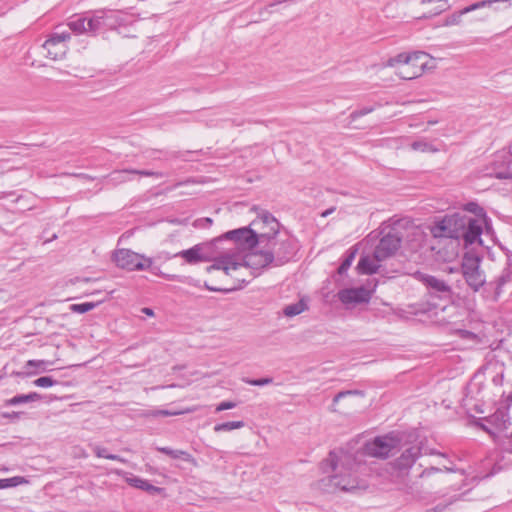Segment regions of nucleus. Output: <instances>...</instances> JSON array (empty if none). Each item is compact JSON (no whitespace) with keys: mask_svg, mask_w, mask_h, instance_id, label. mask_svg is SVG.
Listing matches in <instances>:
<instances>
[{"mask_svg":"<svg viewBox=\"0 0 512 512\" xmlns=\"http://www.w3.org/2000/svg\"><path fill=\"white\" fill-rule=\"evenodd\" d=\"M125 480L130 481V480H132V479H131V478H126Z\"/></svg>","mask_w":512,"mask_h":512,"instance_id":"nucleus-63","label":"nucleus"},{"mask_svg":"<svg viewBox=\"0 0 512 512\" xmlns=\"http://www.w3.org/2000/svg\"><path fill=\"white\" fill-rule=\"evenodd\" d=\"M92 450L95 453V455L97 457H99V458H106V459L118 460V461L122 460L120 458V456L115 455V454H110L105 447H101V446L95 445V446L92 447Z\"/></svg>","mask_w":512,"mask_h":512,"instance_id":"nucleus-31","label":"nucleus"},{"mask_svg":"<svg viewBox=\"0 0 512 512\" xmlns=\"http://www.w3.org/2000/svg\"><path fill=\"white\" fill-rule=\"evenodd\" d=\"M243 382L253 385V386H266L273 382V379L271 377L261 378V379H249V378H243Z\"/></svg>","mask_w":512,"mask_h":512,"instance_id":"nucleus-37","label":"nucleus"},{"mask_svg":"<svg viewBox=\"0 0 512 512\" xmlns=\"http://www.w3.org/2000/svg\"><path fill=\"white\" fill-rule=\"evenodd\" d=\"M445 507H446V506L437 505V506L435 507V512H441L442 510H444V508H445Z\"/></svg>","mask_w":512,"mask_h":512,"instance_id":"nucleus-57","label":"nucleus"},{"mask_svg":"<svg viewBox=\"0 0 512 512\" xmlns=\"http://www.w3.org/2000/svg\"><path fill=\"white\" fill-rule=\"evenodd\" d=\"M462 226L464 228L462 237L466 245H471L476 242H482V224L479 220L474 218H468L466 222H463Z\"/></svg>","mask_w":512,"mask_h":512,"instance_id":"nucleus-14","label":"nucleus"},{"mask_svg":"<svg viewBox=\"0 0 512 512\" xmlns=\"http://www.w3.org/2000/svg\"><path fill=\"white\" fill-rule=\"evenodd\" d=\"M157 450L167 456H169L172 459L181 460L183 462L187 463H193L194 459L191 456L190 453L183 451V450H174L169 447H158Z\"/></svg>","mask_w":512,"mask_h":512,"instance_id":"nucleus-21","label":"nucleus"},{"mask_svg":"<svg viewBox=\"0 0 512 512\" xmlns=\"http://www.w3.org/2000/svg\"><path fill=\"white\" fill-rule=\"evenodd\" d=\"M204 250V245L198 244L190 249L176 253L174 257H181L189 264H196L207 260V255L204 253Z\"/></svg>","mask_w":512,"mask_h":512,"instance_id":"nucleus-16","label":"nucleus"},{"mask_svg":"<svg viewBox=\"0 0 512 512\" xmlns=\"http://www.w3.org/2000/svg\"><path fill=\"white\" fill-rule=\"evenodd\" d=\"M213 220L209 217L199 218L193 222L195 228H208L212 225Z\"/></svg>","mask_w":512,"mask_h":512,"instance_id":"nucleus-39","label":"nucleus"},{"mask_svg":"<svg viewBox=\"0 0 512 512\" xmlns=\"http://www.w3.org/2000/svg\"><path fill=\"white\" fill-rule=\"evenodd\" d=\"M511 1L512 0H481V1L475 2L467 7H464L463 9L449 15L445 19L444 25H446V26L459 25L462 22L463 15L470 13L472 11H475V10L481 9V8L492 7V5L495 3H509L508 7H510Z\"/></svg>","mask_w":512,"mask_h":512,"instance_id":"nucleus-11","label":"nucleus"},{"mask_svg":"<svg viewBox=\"0 0 512 512\" xmlns=\"http://www.w3.org/2000/svg\"><path fill=\"white\" fill-rule=\"evenodd\" d=\"M402 234L396 228H391L379 241L375 247V258L385 260L393 256L400 248Z\"/></svg>","mask_w":512,"mask_h":512,"instance_id":"nucleus-9","label":"nucleus"},{"mask_svg":"<svg viewBox=\"0 0 512 512\" xmlns=\"http://www.w3.org/2000/svg\"><path fill=\"white\" fill-rule=\"evenodd\" d=\"M439 469L437 468H431L429 470H425L422 472L421 476H430L432 472H438Z\"/></svg>","mask_w":512,"mask_h":512,"instance_id":"nucleus-53","label":"nucleus"},{"mask_svg":"<svg viewBox=\"0 0 512 512\" xmlns=\"http://www.w3.org/2000/svg\"><path fill=\"white\" fill-rule=\"evenodd\" d=\"M456 271H457V269H455V268H449V272H450V273H454V272H456Z\"/></svg>","mask_w":512,"mask_h":512,"instance_id":"nucleus-61","label":"nucleus"},{"mask_svg":"<svg viewBox=\"0 0 512 512\" xmlns=\"http://www.w3.org/2000/svg\"><path fill=\"white\" fill-rule=\"evenodd\" d=\"M116 265L128 271H144L151 268L153 260L129 249H120L113 257Z\"/></svg>","mask_w":512,"mask_h":512,"instance_id":"nucleus-5","label":"nucleus"},{"mask_svg":"<svg viewBox=\"0 0 512 512\" xmlns=\"http://www.w3.org/2000/svg\"><path fill=\"white\" fill-rule=\"evenodd\" d=\"M411 56V53H400L396 55L395 57L390 58L386 66L388 67H396V72L398 71V67H400L403 64H406L407 61H409Z\"/></svg>","mask_w":512,"mask_h":512,"instance_id":"nucleus-30","label":"nucleus"},{"mask_svg":"<svg viewBox=\"0 0 512 512\" xmlns=\"http://www.w3.org/2000/svg\"><path fill=\"white\" fill-rule=\"evenodd\" d=\"M481 258L472 252L465 253L461 263L462 275L467 285L477 292L485 284L486 279L480 269Z\"/></svg>","mask_w":512,"mask_h":512,"instance_id":"nucleus-3","label":"nucleus"},{"mask_svg":"<svg viewBox=\"0 0 512 512\" xmlns=\"http://www.w3.org/2000/svg\"><path fill=\"white\" fill-rule=\"evenodd\" d=\"M401 448V437L397 432H390L376 436L366 441L362 447V454L377 459H387Z\"/></svg>","mask_w":512,"mask_h":512,"instance_id":"nucleus-2","label":"nucleus"},{"mask_svg":"<svg viewBox=\"0 0 512 512\" xmlns=\"http://www.w3.org/2000/svg\"><path fill=\"white\" fill-rule=\"evenodd\" d=\"M325 486L333 488V492H348L355 495H360L365 492L369 486L367 482H347L344 485H340L341 482H324Z\"/></svg>","mask_w":512,"mask_h":512,"instance_id":"nucleus-17","label":"nucleus"},{"mask_svg":"<svg viewBox=\"0 0 512 512\" xmlns=\"http://www.w3.org/2000/svg\"><path fill=\"white\" fill-rule=\"evenodd\" d=\"M235 407H236V403L235 402L223 401V402H221L220 404L217 405L216 411L220 412V411H224V410L233 409Z\"/></svg>","mask_w":512,"mask_h":512,"instance_id":"nucleus-42","label":"nucleus"},{"mask_svg":"<svg viewBox=\"0 0 512 512\" xmlns=\"http://www.w3.org/2000/svg\"><path fill=\"white\" fill-rule=\"evenodd\" d=\"M44 489H45L46 493H49L50 490L52 489V484L49 483V484L45 485Z\"/></svg>","mask_w":512,"mask_h":512,"instance_id":"nucleus-56","label":"nucleus"},{"mask_svg":"<svg viewBox=\"0 0 512 512\" xmlns=\"http://www.w3.org/2000/svg\"><path fill=\"white\" fill-rule=\"evenodd\" d=\"M223 237L233 241L235 248L241 251L251 250L260 243V234L256 235L251 227H242L228 231Z\"/></svg>","mask_w":512,"mask_h":512,"instance_id":"nucleus-8","label":"nucleus"},{"mask_svg":"<svg viewBox=\"0 0 512 512\" xmlns=\"http://www.w3.org/2000/svg\"><path fill=\"white\" fill-rule=\"evenodd\" d=\"M97 12L98 15L101 16V19H103L105 29H115L123 21V19L120 17L119 11L99 9Z\"/></svg>","mask_w":512,"mask_h":512,"instance_id":"nucleus-19","label":"nucleus"},{"mask_svg":"<svg viewBox=\"0 0 512 512\" xmlns=\"http://www.w3.org/2000/svg\"><path fill=\"white\" fill-rule=\"evenodd\" d=\"M90 280H91L90 278L81 279V281H83V282H89ZM76 281H80V279L77 278Z\"/></svg>","mask_w":512,"mask_h":512,"instance_id":"nucleus-60","label":"nucleus"},{"mask_svg":"<svg viewBox=\"0 0 512 512\" xmlns=\"http://www.w3.org/2000/svg\"><path fill=\"white\" fill-rule=\"evenodd\" d=\"M338 298L345 305H355L369 302L371 293L364 287L346 288L338 292Z\"/></svg>","mask_w":512,"mask_h":512,"instance_id":"nucleus-13","label":"nucleus"},{"mask_svg":"<svg viewBox=\"0 0 512 512\" xmlns=\"http://www.w3.org/2000/svg\"><path fill=\"white\" fill-rule=\"evenodd\" d=\"M70 39L69 32H54L45 41V47L57 46V50L53 52L55 56H65L67 52V40Z\"/></svg>","mask_w":512,"mask_h":512,"instance_id":"nucleus-15","label":"nucleus"},{"mask_svg":"<svg viewBox=\"0 0 512 512\" xmlns=\"http://www.w3.org/2000/svg\"><path fill=\"white\" fill-rule=\"evenodd\" d=\"M244 426H245V423L243 421H230V422L216 424L214 426V431L215 432L232 431L235 429L243 428Z\"/></svg>","mask_w":512,"mask_h":512,"instance_id":"nucleus-29","label":"nucleus"},{"mask_svg":"<svg viewBox=\"0 0 512 512\" xmlns=\"http://www.w3.org/2000/svg\"><path fill=\"white\" fill-rule=\"evenodd\" d=\"M45 364H46V361H44V360H29L26 363V368L37 367L41 371H45V369H46Z\"/></svg>","mask_w":512,"mask_h":512,"instance_id":"nucleus-41","label":"nucleus"},{"mask_svg":"<svg viewBox=\"0 0 512 512\" xmlns=\"http://www.w3.org/2000/svg\"><path fill=\"white\" fill-rule=\"evenodd\" d=\"M411 148L415 151H421V152H435L437 151L432 147L431 144L425 142V141H414L411 144Z\"/></svg>","mask_w":512,"mask_h":512,"instance_id":"nucleus-35","label":"nucleus"},{"mask_svg":"<svg viewBox=\"0 0 512 512\" xmlns=\"http://www.w3.org/2000/svg\"><path fill=\"white\" fill-rule=\"evenodd\" d=\"M76 176H78V177H87V175H85V174H77Z\"/></svg>","mask_w":512,"mask_h":512,"instance_id":"nucleus-62","label":"nucleus"},{"mask_svg":"<svg viewBox=\"0 0 512 512\" xmlns=\"http://www.w3.org/2000/svg\"><path fill=\"white\" fill-rule=\"evenodd\" d=\"M107 298L101 299L97 302H85L80 304H72L70 306V310L74 313L83 314L88 311L93 310L95 307H97L100 303L104 302Z\"/></svg>","mask_w":512,"mask_h":512,"instance_id":"nucleus-26","label":"nucleus"},{"mask_svg":"<svg viewBox=\"0 0 512 512\" xmlns=\"http://www.w3.org/2000/svg\"><path fill=\"white\" fill-rule=\"evenodd\" d=\"M355 256H356V250H351L347 254V256L345 257V259L343 260V262L341 263V265L338 268V273L340 275H343V274H345L347 272V270L352 265V263H353V261L355 259Z\"/></svg>","mask_w":512,"mask_h":512,"instance_id":"nucleus-32","label":"nucleus"},{"mask_svg":"<svg viewBox=\"0 0 512 512\" xmlns=\"http://www.w3.org/2000/svg\"><path fill=\"white\" fill-rule=\"evenodd\" d=\"M134 488L141 489L146 491L150 495L163 494L164 489L160 487H156L149 482H128Z\"/></svg>","mask_w":512,"mask_h":512,"instance_id":"nucleus-27","label":"nucleus"},{"mask_svg":"<svg viewBox=\"0 0 512 512\" xmlns=\"http://www.w3.org/2000/svg\"><path fill=\"white\" fill-rule=\"evenodd\" d=\"M510 267H511V259L508 257L507 258V267L504 269V271L502 272L501 276L498 279V286H502L510 280V277L512 275V271H511Z\"/></svg>","mask_w":512,"mask_h":512,"instance_id":"nucleus-36","label":"nucleus"},{"mask_svg":"<svg viewBox=\"0 0 512 512\" xmlns=\"http://www.w3.org/2000/svg\"><path fill=\"white\" fill-rule=\"evenodd\" d=\"M176 413H171L167 410H159L155 413V415H162V416H170V415H175Z\"/></svg>","mask_w":512,"mask_h":512,"instance_id":"nucleus-52","label":"nucleus"},{"mask_svg":"<svg viewBox=\"0 0 512 512\" xmlns=\"http://www.w3.org/2000/svg\"><path fill=\"white\" fill-rule=\"evenodd\" d=\"M429 62V55L425 52L411 53L409 61L398 67L396 74L404 80H412L422 75Z\"/></svg>","mask_w":512,"mask_h":512,"instance_id":"nucleus-7","label":"nucleus"},{"mask_svg":"<svg viewBox=\"0 0 512 512\" xmlns=\"http://www.w3.org/2000/svg\"><path fill=\"white\" fill-rule=\"evenodd\" d=\"M131 173H133V175L156 177V178H162L164 176V174L162 172H155V171H150V170L131 169Z\"/></svg>","mask_w":512,"mask_h":512,"instance_id":"nucleus-38","label":"nucleus"},{"mask_svg":"<svg viewBox=\"0 0 512 512\" xmlns=\"http://www.w3.org/2000/svg\"><path fill=\"white\" fill-rule=\"evenodd\" d=\"M23 415V412H16V411H12V412H3L1 414L2 418H5V419H9L11 421H15V420H18L20 419V417Z\"/></svg>","mask_w":512,"mask_h":512,"instance_id":"nucleus-43","label":"nucleus"},{"mask_svg":"<svg viewBox=\"0 0 512 512\" xmlns=\"http://www.w3.org/2000/svg\"><path fill=\"white\" fill-rule=\"evenodd\" d=\"M307 308L306 304L300 300L296 303L289 304L284 307L283 314L287 317H294L296 315L301 314Z\"/></svg>","mask_w":512,"mask_h":512,"instance_id":"nucleus-25","label":"nucleus"},{"mask_svg":"<svg viewBox=\"0 0 512 512\" xmlns=\"http://www.w3.org/2000/svg\"><path fill=\"white\" fill-rule=\"evenodd\" d=\"M262 225H263V224H259V226H257V227H256V226H253V225L251 224L250 226H251L252 230H254V231H255V234H256V235H259V234H260L259 227H260V229H263L262 231H269V226H268V225H266L264 228H263V226H262Z\"/></svg>","mask_w":512,"mask_h":512,"instance_id":"nucleus-49","label":"nucleus"},{"mask_svg":"<svg viewBox=\"0 0 512 512\" xmlns=\"http://www.w3.org/2000/svg\"><path fill=\"white\" fill-rule=\"evenodd\" d=\"M486 175L497 179H512V152L498 155Z\"/></svg>","mask_w":512,"mask_h":512,"instance_id":"nucleus-10","label":"nucleus"},{"mask_svg":"<svg viewBox=\"0 0 512 512\" xmlns=\"http://www.w3.org/2000/svg\"><path fill=\"white\" fill-rule=\"evenodd\" d=\"M87 20L88 16H76L69 20L67 25L76 34L88 33Z\"/></svg>","mask_w":512,"mask_h":512,"instance_id":"nucleus-22","label":"nucleus"},{"mask_svg":"<svg viewBox=\"0 0 512 512\" xmlns=\"http://www.w3.org/2000/svg\"><path fill=\"white\" fill-rule=\"evenodd\" d=\"M414 277L426 287L430 298H436L446 303L452 300V288L444 280L422 272H416Z\"/></svg>","mask_w":512,"mask_h":512,"instance_id":"nucleus-4","label":"nucleus"},{"mask_svg":"<svg viewBox=\"0 0 512 512\" xmlns=\"http://www.w3.org/2000/svg\"><path fill=\"white\" fill-rule=\"evenodd\" d=\"M420 455L421 447L419 445L406 448L393 463L394 469L399 472L398 476L407 475L408 470L413 466Z\"/></svg>","mask_w":512,"mask_h":512,"instance_id":"nucleus-12","label":"nucleus"},{"mask_svg":"<svg viewBox=\"0 0 512 512\" xmlns=\"http://www.w3.org/2000/svg\"><path fill=\"white\" fill-rule=\"evenodd\" d=\"M332 212V209H329V210H326L325 212L322 213V216H327L328 214H330Z\"/></svg>","mask_w":512,"mask_h":512,"instance_id":"nucleus-59","label":"nucleus"},{"mask_svg":"<svg viewBox=\"0 0 512 512\" xmlns=\"http://www.w3.org/2000/svg\"><path fill=\"white\" fill-rule=\"evenodd\" d=\"M42 49L45 51V55L52 59V60H58L62 59L64 56H55L53 52L58 51L57 46L52 47H45V43L42 45Z\"/></svg>","mask_w":512,"mask_h":512,"instance_id":"nucleus-40","label":"nucleus"},{"mask_svg":"<svg viewBox=\"0 0 512 512\" xmlns=\"http://www.w3.org/2000/svg\"><path fill=\"white\" fill-rule=\"evenodd\" d=\"M148 270H150L154 275L161 276L167 280L184 282L185 277L175 274H165L161 272L159 267H154L153 263L151 264V268H148Z\"/></svg>","mask_w":512,"mask_h":512,"instance_id":"nucleus-33","label":"nucleus"},{"mask_svg":"<svg viewBox=\"0 0 512 512\" xmlns=\"http://www.w3.org/2000/svg\"><path fill=\"white\" fill-rule=\"evenodd\" d=\"M7 480L16 481V480H25V478L24 477H20V476H14V477L8 478Z\"/></svg>","mask_w":512,"mask_h":512,"instance_id":"nucleus-54","label":"nucleus"},{"mask_svg":"<svg viewBox=\"0 0 512 512\" xmlns=\"http://www.w3.org/2000/svg\"><path fill=\"white\" fill-rule=\"evenodd\" d=\"M84 490H87L89 491L92 495H95V487L93 485V483L91 482L89 485L87 486H84V485H79L75 488V491L76 492H79V491H84Z\"/></svg>","mask_w":512,"mask_h":512,"instance_id":"nucleus-46","label":"nucleus"},{"mask_svg":"<svg viewBox=\"0 0 512 512\" xmlns=\"http://www.w3.org/2000/svg\"><path fill=\"white\" fill-rule=\"evenodd\" d=\"M459 333L463 339L473 340L477 338L476 334L468 330H460Z\"/></svg>","mask_w":512,"mask_h":512,"instance_id":"nucleus-47","label":"nucleus"},{"mask_svg":"<svg viewBox=\"0 0 512 512\" xmlns=\"http://www.w3.org/2000/svg\"><path fill=\"white\" fill-rule=\"evenodd\" d=\"M352 394H361V392L358 391V390L341 391V392H339L338 394L335 395V397L333 399V402L337 403L341 398H343V397H345L347 395H352Z\"/></svg>","mask_w":512,"mask_h":512,"instance_id":"nucleus-45","label":"nucleus"},{"mask_svg":"<svg viewBox=\"0 0 512 512\" xmlns=\"http://www.w3.org/2000/svg\"><path fill=\"white\" fill-rule=\"evenodd\" d=\"M23 482H0V489L15 487L18 484H22Z\"/></svg>","mask_w":512,"mask_h":512,"instance_id":"nucleus-48","label":"nucleus"},{"mask_svg":"<svg viewBox=\"0 0 512 512\" xmlns=\"http://www.w3.org/2000/svg\"><path fill=\"white\" fill-rule=\"evenodd\" d=\"M263 224V228L268 225L269 231L260 229V243L263 250L250 253L240 257L236 254L224 253L214 259V263L207 267V272L222 270L226 275L240 280L237 272L246 270L248 267L264 268L269 264L283 265L288 262L295 251L293 238L287 231H280V223L268 211H262L257 218L252 221L253 226Z\"/></svg>","mask_w":512,"mask_h":512,"instance_id":"nucleus-1","label":"nucleus"},{"mask_svg":"<svg viewBox=\"0 0 512 512\" xmlns=\"http://www.w3.org/2000/svg\"><path fill=\"white\" fill-rule=\"evenodd\" d=\"M382 260H377L375 258V252L373 256L365 255L361 256L358 264L357 270L360 274L372 275L378 272L380 268V262Z\"/></svg>","mask_w":512,"mask_h":512,"instance_id":"nucleus-18","label":"nucleus"},{"mask_svg":"<svg viewBox=\"0 0 512 512\" xmlns=\"http://www.w3.org/2000/svg\"><path fill=\"white\" fill-rule=\"evenodd\" d=\"M141 311H142V313H144L147 316H153L154 315V311L151 308H148V307L142 308Z\"/></svg>","mask_w":512,"mask_h":512,"instance_id":"nucleus-51","label":"nucleus"},{"mask_svg":"<svg viewBox=\"0 0 512 512\" xmlns=\"http://www.w3.org/2000/svg\"><path fill=\"white\" fill-rule=\"evenodd\" d=\"M447 1L448 0H423V3H431V2H441V4L438 6V8L434 11V14H439L443 12L447 8Z\"/></svg>","mask_w":512,"mask_h":512,"instance_id":"nucleus-44","label":"nucleus"},{"mask_svg":"<svg viewBox=\"0 0 512 512\" xmlns=\"http://www.w3.org/2000/svg\"><path fill=\"white\" fill-rule=\"evenodd\" d=\"M371 111H372V109H364V110H361L358 114L359 115H365V114H367V113H369Z\"/></svg>","mask_w":512,"mask_h":512,"instance_id":"nucleus-55","label":"nucleus"},{"mask_svg":"<svg viewBox=\"0 0 512 512\" xmlns=\"http://www.w3.org/2000/svg\"><path fill=\"white\" fill-rule=\"evenodd\" d=\"M33 384L37 387L48 388L58 384V381L50 376H42L34 380Z\"/></svg>","mask_w":512,"mask_h":512,"instance_id":"nucleus-34","label":"nucleus"},{"mask_svg":"<svg viewBox=\"0 0 512 512\" xmlns=\"http://www.w3.org/2000/svg\"><path fill=\"white\" fill-rule=\"evenodd\" d=\"M351 461L350 455L331 451L328 457L321 462L320 468L331 479L344 477L347 471L353 469L352 466H349Z\"/></svg>","mask_w":512,"mask_h":512,"instance_id":"nucleus-6","label":"nucleus"},{"mask_svg":"<svg viewBox=\"0 0 512 512\" xmlns=\"http://www.w3.org/2000/svg\"><path fill=\"white\" fill-rule=\"evenodd\" d=\"M129 175H133V173H131V169H123L113 171L108 177L113 183L119 184L131 180Z\"/></svg>","mask_w":512,"mask_h":512,"instance_id":"nucleus-28","label":"nucleus"},{"mask_svg":"<svg viewBox=\"0 0 512 512\" xmlns=\"http://www.w3.org/2000/svg\"><path fill=\"white\" fill-rule=\"evenodd\" d=\"M87 26L88 33L93 35H95L99 30L105 29L103 19H101V16L98 15L97 10L88 16Z\"/></svg>","mask_w":512,"mask_h":512,"instance_id":"nucleus-23","label":"nucleus"},{"mask_svg":"<svg viewBox=\"0 0 512 512\" xmlns=\"http://www.w3.org/2000/svg\"><path fill=\"white\" fill-rule=\"evenodd\" d=\"M205 286L210 291H224V292H228V291L233 290V288H228V289L215 288V287L209 286L208 284H206Z\"/></svg>","mask_w":512,"mask_h":512,"instance_id":"nucleus-50","label":"nucleus"},{"mask_svg":"<svg viewBox=\"0 0 512 512\" xmlns=\"http://www.w3.org/2000/svg\"><path fill=\"white\" fill-rule=\"evenodd\" d=\"M458 499H460V497H451L448 504H452L453 502L457 501Z\"/></svg>","mask_w":512,"mask_h":512,"instance_id":"nucleus-58","label":"nucleus"},{"mask_svg":"<svg viewBox=\"0 0 512 512\" xmlns=\"http://www.w3.org/2000/svg\"><path fill=\"white\" fill-rule=\"evenodd\" d=\"M42 399V396L37 392H31L29 394H19L10 399L4 401L3 405L5 407L9 406H17L21 404H26L29 402H35Z\"/></svg>","mask_w":512,"mask_h":512,"instance_id":"nucleus-20","label":"nucleus"},{"mask_svg":"<svg viewBox=\"0 0 512 512\" xmlns=\"http://www.w3.org/2000/svg\"><path fill=\"white\" fill-rule=\"evenodd\" d=\"M450 220L443 219L439 221L432 229L435 237H453V231L449 228Z\"/></svg>","mask_w":512,"mask_h":512,"instance_id":"nucleus-24","label":"nucleus"}]
</instances>
